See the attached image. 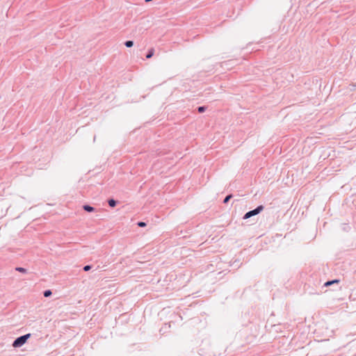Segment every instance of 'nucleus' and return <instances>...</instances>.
I'll list each match as a JSON object with an SVG mask.
<instances>
[{
    "instance_id": "1",
    "label": "nucleus",
    "mask_w": 356,
    "mask_h": 356,
    "mask_svg": "<svg viewBox=\"0 0 356 356\" xmlns=\"http://www.w3.org/2000/svg\"><path fill=\"white\" fill-rule=\"evenodd\" d=\"M264 207L263 205H259L257 208H255L253 210L248 211L244 216L243 219H248L252 216H256L259 214L260 212H261L264 210Z\"/></svg>"
},
{
    "instance_id": "2",
    "label": "nucleus",
    "mask_w": 356,
    "mask_h": 356,
    "mask_svg": "<svg viewBox=\"0 0 356 356\" xmlns=\"http://www.w3.org/2000/svg\"><path fill=\"white\" fill-rule=\"evenodd\" d=\"M13 347H21L22 346V336L17 337L13 343Z\"/></svg>"
},
{
    "instance_id": "3",
    "label": "nucleus",
    "mask_w": 356,
    "mask_h": 356,
    "mask_svg": "<svg viewBox=\"0 0 356 356\" xmlns=\"http://www.w3.org/2000/svg\"><path fill=\"white\" fill-rule=\"evenodd\" d=\"M83 209H84V211H86L87 212H92L95 209L93 207L88 205V204L83 205Z\"/></svg>"
},
{
    "instance_id": "4",
    "label": "nucleus",
    "mask_w": 356,
    "mask_h": 356,
    "mask_svg": "<svg viewBox=\"0 0 356 356\" xmlns=\"http://www.w3.org/2000/svg\"><path fill=\"white\" fill-rule=\"evenodd\" d=\"M154 49L153 48L150 49L146 55V58H147V59L151 58L154 56Z\"/></svg>"
},
{
    "instance_id": "5",
    "label": "nucleus",
    "mask_w": 356,
    "mask_h": 356,
    "mask_svg": "<svg viewBox=\"0 0 356 356\" xmlns=\"http://www.w3.org/2000/svg\"><path fill=\"white\" fill-rule=\"evenodd\" d=\"M339 280H330V281H327L326 282L325 284H324V286H330L332 285V284L334 283H339Z\"/></svg>"
},
{
    "instance_id": "6",
    "label": "nucleus",
    "mask_w": 356,
    "mask_h": 356,
    "mask_svg": "<svg viewBox=\"0 0 356 356\" xmlns=\"http://www.w3.org/2000/svg\"><path fill=\"white\" fill-rule=\"evenodd\" d=\"M108 203L111 207H114L117 204V201L115 200L114 199H109L108 200Z\"/></svg>"
},
{
    "instance_id": "7",
    "label": "nucleus",
    "mask_w": 356,
    "mask_h": 356,
    "mask_svg": "<svg viewBox=\"0 0 356 356\" xmlns=\"http://www.w3.org/2000/svg\"><path fill=\"white\" fill-rule=\"evenodd\" d=\"M52 294V292L51 290L48 289V290H45L43 293V295L45 298H48L49 296H51Z\"/></svg>"
},
{
    "instance_id": "8",
    "label": "nucleus",
    "mask_w": 356,
    "mask_h": 356,
    "mask_svg": "<svg viewBox=\"0 0 356 356\" xmlns=\"http://www.w3.org/2000/svg\"><path fill=\"white\" fill-rule=\"evenodd\" d=\"M124 45L128 47V48H130L131 47H133L134 45V42L132 40H127L124 42Z\"/></svg>"
},
{
    "instance_id": "9",
    "label": "nucleus",
    "mask_w": 356,
    "mask_h": 356,
    "mask_svg": "<svg viewBox=\"0 0 356 356\" xmlns=\"http://www.w3.org/2000/svg\"><path fill=\"white\" fill-rule=\"evenodd\" d=\"M207 107L204 106H199L197 108V111L199 113H203V112H204L207 110Z\"/></svg>"
},
{
    "instance_id": "10",
    "label": "nucleus",
    "mask_w": 356,
    "mask_h": 356,
    "mask_svg": "<svg viewBox=\"0 0 356 356\" xmlns=\"http://www.w3.org/2000/svg\"><path fill=\"white\" fill-rule=\"evenodd\" d=\"M232 197V195H227V196L225 197L224 200H223V203L227 204V203L229 201V200H230Z\"/></svg>"
},
{
    "instance_id": "11",
    "label": "nucleus",
    "mask_w": 356,
    "mask_h": 356,
    "mask_svg": "<svg viewBox=\"0 0 356 356\" xmlns=\"http://www.w3.org/2000/svg\"><path fill=\"white\" fill-rule=\"evenodd\" d=\"M31 337V334H24V343H26V341H27V339Z\"/></svg>"
},
{
    "instance_id": "12",
    "label": "nucleus",
    "mask_w": 356,
    "mask_h": 356,
    "mask_svg": "<svg viewBox=\"0 0 356 356\" xmlns=\"http://www.w3.org/2000/svg\"><path fill=\"white\" fill-rule=\"evenodd\" d=\"M92 268V266L90 265H86L83 267V270L84 271H88L89 270H90Z\"/></svg>"
},
{
    "instance_id": "13",
    "label": "nucleus",
    "mask_w": 356,
    "mask_h": 356,
    "mask_svg": "<svg viewBox=\"0 0 356 356\" xmlns=\"http://www.w3.org/2000/svg\"><path fill=\"white\" fill-rule=\"evenodd\" d=\"M138 225L140 227H144L146 226V223L145 222L140 221L138 222Z\"/></svg>"
},
{
    "instance_id": "14",
    "label": "nucleus",
    "mask_w": 356,
    "mask_h": 356,
    "mask_svg": "<svg viewBox=\"0 0 356 356\" xmlns=\"http://www.w3.org/2000/svg\"><path fill=\"white\" fill-rule=\"evenodd\" d=\"M16 270L22 273V267H17V268H16Z\"/></svg>"
},
{
    "instance_id": "15",
    "label": "nucleus",
    "mask_w": 356,
    "mask_h": 356,
    "mask_svg": "<svg viewBox=\"0 0 356 356\" xmlns=\"http://www.w3.org/2000/svg\"><path fill=\"white\" fill-rule=\"evenodd\" d=\"M23 272H24V274L26 273V270L25 268H24Z\"/></svg>"
}]
</instances>
